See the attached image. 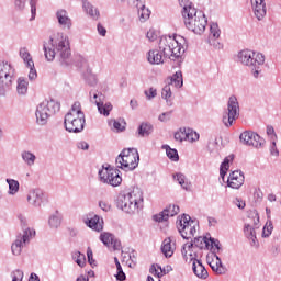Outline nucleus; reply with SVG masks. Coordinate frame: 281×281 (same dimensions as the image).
<instances>
[{"mask_svg": "<svg viewBox=\"0 0 281 281\" xmlns=\"http://www.w3.org/2000/svg\"><path fill=\"white\" fill-rule=\"evenodd\" d=\"M56 52H58L59 56L64 59L71 56L69 40L60 33L54 35V37H50L44 43V54L46 60H54V58H56Z\"/></svg>", "mask_w": 281, "mask_h": 281, "instance_id": "1", "label": "nucleus"}, {"mask_svg": "<svg viewBox=\"0 0 281 281\" xmlns=\"http://www.w3.org/2000/svg\"><path fill=\"white\" fill-rule=\"evenodd\" d=\"M186 37L181 35L162 36L159 41V49L165 58H179L186 53Z\"/></svg>", "mask_w": 281, "mask_h": 281, "instance_id": "2", "label": "nucleus"}, {"mask_svg": "<svg viewBox=\"0 0 281 281\" xmlns=\"http://www.w3.org/2000/svg\"><path fill=\"white\" fill-rule=\"evenodd\" d=\"M182 16L184 18V24L188 30L200 35L205 32L207 18H205V14L196 12V9L191 3L183 7Z\"/></svg>", "mask_w": 281, "mask_h": 281, "instance_id": "3", "label": "nucleus"}, {"mask_svg": "<svg viewBox=\"0 0 281 281\" xmlns=\"http://www.w3.org/2000/svg\"><path fill=\"white\" fill-rule=\"evenodd\" d=\"M68 133H80L85 128V113L80 102H75L64 120Z\"/></svg>", "mask_w": 281, "mask_h": 281, "instance_id": "4", "label": "nucleus"}, {"mask_svg": "<svg viewBox=\"0 0 281 281\" xmlns=\"http://www.w3.org/2000/svg\"><path fill=\"white\" fill-rule=\"evenodd\" d=\"M117 207L126 214H135L144 207V194L139 190H133L125 195H121L117 201Z\"/></svg>", "mask_w": 281, "mask_h": 281, "instance_id": "5", "label": "nucleus"}, {"mask_svg": "<svg viewBox=\"0 0 281 281\" xmlns=\"http://www.w3.org/2000/svg\"><path fill=\"white\" fill-rule=\"evenodd\" d=\"M239 61L247 67H254L252 76L258 78L260 76V66L265 65V55L262 53H256L254 50L244 49L238 53Z\"/></svg>", "mask_w": 281, "mask_h": 281, "instance_id": "6", "label": "nucleus"}, {"mask_svg": "<svg viewBox=\"0 0 281 281\" xmlns=\"http://www.w3.org/2000/svg\"><path fill=\"white\" fill-rule=\"evenodd\" d=\"M116 164H119V168L122 170H135L139 166V153L135 148L123 149L119 157H116Z\"/></svg>", "mask_w": 281, "mask_h": 281, "instance_id": "7", "label": "nucleus"}, {"mask_svg": "<svg viewBox=\"0 0 281 281\" xmlns=\"http://www.w3.org/2000/svg\"><path fill=\"white\" fill-rule=\"evenodd\" d=\"M56 111H60V103L54 101V99L44 100L42 103H40L35 113L37 124H41L42 126L47 124L49 115L56 113Z\"/></svg>", "mask_w": 281, "mask_h": 281, "instance_id": "8", "label": "nucleus"}, {"mask_svg": "<svg viewBox=\"0 0 281 281\" xmlns=\"http://www.w3.org/2000/svg\"><path fill=\"white\" fill-rule=\"evenodd\" d=\"M182 238L189 240V238H194L199 229V223H196L190 215H182L177 225Z\"/></svg>", "mask_w": 281, "mask_h": 281, "instance_id": "9", "label": "nucleus"}, {"mask_svg": "<svg viewBox=\"0 0 281 281\" xmlns=\"http://www.w3.org/2000/svg\"><path fill=\"white\" fill-rule=\"evenodd\" d=\"M240 111V106L238 105V99L235 95L229 97L227 103V112L223 116V123L225 126L229 127L236 119L238 117V113Z\"/></svg>", "mask_w": 281, "mask_h": 281, "instance_id": "10", "label": "nucleus"}, {"mask_svg": "<svg viewBox=\"0 0 281 281\" xmlns=\"http://www.w3.org/2000/svg\"><path fill=\"white\" fill-rule=\"evenodd\" d=\"M99 177L103 183H109L116 188L122 183V177L120 176V170L113 167L103 168L99 171Z\"/></svg>", "mask_w": 281, "mask_h": 281, "instance_id": "11", "label": "nucleus"}, {"mask_svg": "<svg viewBox=\"0 0 281 281\" xmlns=\"http://www.w3.org/2000/svg\"><path fill=\"white\" fill-rule=\"evenodd\" d=\"M36 236V231L26 228L23 235L18 236L16 240L12 244L11 250L14 256H20L24 245L30 243V238Z\"/></svg>", "mask_w": 281, "mask_h": 281, "instance_id": "12", "label": "nucleus"}, {"mask_svg": "<svg viewBox=\"0 0 281 281\" xmlns=\"http://www.w3.org/2000/svg\"><path fill=\"white\" fill-rule=\"evenodd\" d=\"M239 139L247 146H254L255 148L262 146V138L255 132L246 131L240 134Z\"/></svg>", "mask_w": 281, "mask_h": 281, "instance_id": "13", "label": "nucleus"}, {"mask_svg": "<svg viewBox=\"0 0 281 281\" xmlns=\"http://www.w3.org/2000/svg\"><path fill=\"white\" fill-rule=\"evenodd\" d=\"M218 38H221V29L217 23H212L210 26L209 43L215 49H223V44L220 43Z\"/></svg>", "mask_w": 281, "mask_h": 281, "instance_id": "14", "label": "nucleus"}, {"mask_svg": "<svg viewBox=\"0 0 281 281\" xmlns=\"http://www.w3.org/2000/svg\"><path fill=\"white\" fill-rule=\"evenodd\" d=\"M244 183H245V175H243V171L235 170L228 176V179H227L228 188H232L233 190H238L241 188Z\"/></svg>", "mask_w": 281, "mask_h": 281, "instance_id": "15", "label": "nucleus"}, {"mask_svg": "<svg viewBox=\"0 0 281 281\" xmlns=\"http://www.w3.org/2000/svg\"><path fill=\"white\" fill-rule=\"evenodd\" d=\"M179 214V205H169L162 212L154 215V221L157 223H164V221H168V218L172 216H177Z\"/></svg>", "mask_w": 281, "mask_h": 281, "instance_id": "16", "label": "nucleus"}, {"mask_svg": "<svg viewBox=\"0 0 281 281\" xmlns=\"http://www.w3.org/2000/svg\"><path fill=\"white\" fill-rule=\"evenodd\" d=\"M207 262L212 271L217 276H223L227 273V268L223 266V262L221 261V258H218L217 255H211V257H207Z\"/></svg>", "mask_w": 281, "mask_h": 281, "instance_id": "17", "label": "nucleus"}, {"mask_svg": "<svg viewBox=\"0 0 281 281\" xmlns=\"http://www.w3.org/2000/svg\"><path fill=\"white\" fill-rule=\"evenodd\" d=\"M27 201L31 203V205H35L40 207L43 203H47L49 201V198L43 193L41 190H34L31 191L27 195Z\"/></svg>", "mask_w": 281, "mask_h": 281, "instance_id": "18", "label": "nucleus"}, {"mask_svg": "<svg viewBox=\"0 0 281 281\" xmlns=\"http://www.w3.org/2000/svg\"><path fill=\"white\" fill-rule=\"evenodd\" d=\"M192 262V271L196 278H200L201 280H207V277L210 276L207 273V270L205 269V266L199 261V259H195L194 257L190 258Z\"/></svg>", "mask_w": 281, "mask_h": 281, "instance_id": "19", "label": "nucleus"}, {"mask_svg": "<svg viewBox=\"0 0 281 281\" xmlns=\"http://www.w3.org/2000/svg\"><path fill=\"white\" fill-rule=\"evenodd\" d=\"M94 103L98 106V111L101 115L109 117L111 111H113V105L111 103H103L102 102V94H93Z\"/></svg>", "mask_w": 281, "mask_h": 281, "instance_id": "20", "label": "nucleus"}, {"mask_svg": "<svg viewBox=\"0 0 281 281\" xmlns=\"http://www.w3.org/2000/svg\"><path fill=\"white\" fill-rule=\"evenodd\" d=\"M176 249L177 245L170 237L164 239L161 244V252L164 254L165 258H172Z\"/></svg>", "mask_w": 281, "mask_h": 281, "instance_id": "21", "label": "nucleus"}, {"mask_svg": "<svg viewBox=\"0 0 281 281\" xmlns=\"http://www.w3.org/2000/svg\"><path fill=\"white\" fill-rule=\"evenodd\" d=\"M85 223L90 229H94V232H102L104 229V222L98 215L87 218Z\"/></svg>", "mask_w": 281, "mask_h": 281, "instance_id": "22", "label": "nucleus"}, {"mask_svg": "<svg viewBox=\"0 0 281 281\" xmlns=\"http://www.w3.org/2000/svg\"><path fill=\"white\" fill-rule=\"evenodd\" d=\"M100 240L105 245V247H120V241H117L115 236L111 233H102L100 235Z\"/></svg>", "mask_w": 281, "mask_h": 281, "instance_id": "23", "label": "nucleus"}, {"mask_svg": "<svg viewBox=\"0 0 281 281\" xmlns=\"http://www.w3.org/2000/svg\"><path fill=\"white\" fill-rule=\"evenodd\" d=\"M57 19L59 25L64 27V30H69L71 27V19H69V14L65 10L57 11Z\"/></svg>", "mask_w": 281, "mask_h": 281, "instance_id": "24", "label": "nucleus"}, {"mask_svg": "<svg viewBox=\"0 0 281 281\" xmlns=\"http://www.w3.org/2000/svg\"><path fill=\"white\" fill-rule=\"evenodd\" d=\"M167 82L169 87L181 89V87H183V74H181V71H177L173 76L167 79Z\"/></svg>", "mask_w": 281, "mask_h": 281, "instance_id": "25", "label": "nucleus"}, {"mask_svg": "<svg viewBox=\"0 0 281 281\" xmlns=\"http://www.w3.org/2000/svg\"><path fill=\"white\" fill-rule=\"evenodd\" d=\"M170 271H172V266L161 268V266L154 263L150 268V273H154V276H157V278H164V276H167V273H170Z\"/></svg>", "mask_w": 281, "mask_h": 281, "instance_id": "26", "label": "nucleus"}, {"mask_svg": "<svg viewBox=\"0 0 281 281\" xmlns=\"http://www.w3.org/2000/svg\"><path fill=\"white\" fill-rule=\"evenodd\" d=\"M82 8L85 12H87V14H89V16H91V19H93L94 21H98L100 19V11L95 9L89 1L83 0Z\"/></svg>", "mask_w": 281, "mask_h": 281, "instance_id": "27", "label": "nucleus"}, {"mask_svg": "<svg viewBox=\"0 0 281 281\" xmlns=\"http://www.w3.org/2000/svg\"><path fill=\"white\" fill-rule=\"evenodd\" d=\"M147 60L150 65H161L164 63V56L159 54V50H149Z\"/></svg>", "mask_w": 281, "mask_h": 281, "instance_id": "28", "label": "nucleus"}, {"mask_svg": "<svg viewBox=\"0 0 281 281\" xmlns=\"http://www.w3.org/2000/svg\"><path fill=\"white\" fill-rule=\"evenodd\" d=\"M252 12L258 21H261V19H265V16H267V4L263 2L262 4L252 7Z\"/></svg>", "mask_w": 281, "mask_h": 281, "instance_id": "29", "label": "nucleus"}, {"mask_svg": "<svg viewBox=\"0 0 281 281\" xmlns=\"http://www.w3.org/2000/svg\"><path fill=\"white\" fill-rule=\"evenodd\" d=\"M234 161V155H229L227 156L224 161L221 165L220 168V175L222 177V179H225V175H227V171L229 170V162Z\"/></svg>", "mask_w": 281, "mask_h": 281, "instance_id": "30", "label": "nucleus"}, {"mask_svg": "<svg viewBox=\"0 0 281 281\" xmlns=\"http://www.w3.org/2000/svg\"><path fill=\"white\" fill-rule=\"evenodd\" d=\"M20 57L25 63L26 67H34V60L32 59V55H30L27 48L20 49Z\"/></svg>", "mask_w": 281, "mask_h": 281, "instance_id": "31", "label": "nucleus"}, {"mask_svg": "<svg viewBox=\"0 0 281 281\" xmlns=\"http://www.w3.org/2000/svg\"><path fill=\"white\" fill-rule=\"evenodd\" d=\"M153 133V125L148 123H142L138 127V137H148Z\"/></svg>", "mask_w": 281, "mask_h": 281, "instance_id": "32", "label": "nucleus"}, {"mask_svg": "<svg viewBox=\"0 0 281 281\" xmlns=\"http://www.w3.org/2000/svg\"><path fill=\"white\" fill-rule=\"evenodd\" d=\"M72 258L75 260V262H77V265L79 267H85V265H87V257H85V255H82L80 251L76 250L75 252H72Z\"/></svg>", "mask_w": 281, "mask_h": 281, "instance_id": "33", "label": "nucleus"}, {"mask_svg": "<svg viewBox=\"0 0 281 281\" xmlns=\"http://www.w3.org/2000/svg\"><path fill=\"white\" fill-rule=\"evenodd\" d=\"M27 87H29V83L25 79H19L18 80V93L20 95H25V93H27Z\"/></svg>", "mask_w": 281, "mask_h": 281, "instance_id": "34", "label": "nucleus"}, {"mask_svg": "<svg viewBox=\"0 0 281 281\" xmlns=\"http://www.w3.org/2000/svg\"><path fill=\"white\" fill-rule=\"evenodd\" d=\"M138 16H139V21L142 23H144V21H148V19H150V10L146 9L145 5H143L139 10H138Z\"/></svg>", "mask_w": 281, "mask_h": 281, "instance_id": "35", "label": "nucleus"}, {"mask_svg": "<svg viewBox=\"0 0 281 281\" xmlns=\"http://www.w3.org/2000/svg\"><path fill=\"white\" fill-rule=\"evenodd\" d=\"M22 159L27 164V166H34L36 161V156L30 151L22 153Z\"/></svg>", "mask_w": 281, "mask_h": 281, "instance_id": "36", "label": "nucleus"}, {"mask_svg": "<svg viewBox=\"0 0 281 281\" xmlns=\"http://www.w3.org/2000/svg\"><path fill=\"white\" fill-rule=\"evenodd\" d=\"M186 140L191 143L199 142V133L190 128L186 130Z\"/></svg>", "mask_w": 281, "mask_h": 281, "instance_id": "37", "label": "nucleus"}, {"mask_svg": "<svg viewBox=\"0 0 281 281\" xmlns=\"http://www.w3.org/2000/svg\"><path fill=\"white\" fill-rule=\"evenodd\" d=\"M7 183H9L10 194H16L19 192V181H16V180H7Z\"/></svg>", "mask_w": 281, "mask_h": 281, "instance_id": "38", "label": "nucleus"}, {"mask_svg": "<svg viewBox=\"0 0 281 281\" xmlns=\"http://www.w3.org/2000/svg\"><path fill=\"white\" fill-rule=\"evenodd\" d=\"M273 232V224L271 222H267L263 226L262 235L265 238L271 236V233Z\"/></svg>", "mask_w": 281, "mask_h": 281, "instance_id": "39", "label": "nucleus"}, {"mask_svg": "<svg viewBox=\"0 0 281 281\" xmlns=\"http://www.w3.org/2000/svg\"><path fill=\"white\" fill-rule=\"evenodd\" d=\"M48 223L54 229L60 227V218L58 216H50Z\"/></svg>", "mask_w": 281, "mask_h": 281, "instance_id": "40", "label": "nucleus"}, {"mask_svg": "<svg viewBox=\"0 0 281 281\" xmlns=\"http://www.w3.org/2000/svg\"><path fill=\"white\" fill-rule=\"evenodd\" d=\"M167 157H169V159H172V161H179V154L177 153V149H167Z\"/></svg>", "mask_w": 281, "mask_h": 281, "instance_id": "41", "label": "nucleus"}, {"mask_svg": "<svg viewBox=\"0 0 281 281\" xmlns=\"http://www.w3.org/2000/svg\"><path fill=\"white\" fill-rule=\"evenodd\" d=\"M161 95L165 100H168V98L172 97V89L170 88L169 85L164 87Z\"/></svg>", "mask_w": 281, "mask_h": 281, "instance_id": "42", "label": "nucleus"}, {"mask_svg": "<svg viewBox=\"0 0 281 281\" xmlns=\"http://www.w3.org/2000/svg\"><path fill=\"white\" fill-rule=\"evenodd\" d=\"M192 244H186L182 249V255L188 260V256H192Z\"/></svg>", "mask_w": 281, "mask_h": 281, "instance_id": "43", "label": "nucleus"}, {"mask_svg": "<svg viewBox=\"0 0 281 281\" xmlns=\"http://www.w3.org/2000/svg\"><path fill=\"white\" fill-rule=\"evenodd\" d=\"M30 69L29 72V80H36L38 78V75L36 74V68L33 66H26Z\"/></svg>", "mask_w": 281, "mask_h": 281, "instance_id": "44", "label": "nucleus"}, {"mask_svg": "<svg viewBox=\"0 0 281 281\" xmlns=\"http://www.w3.org/2000/svg\"><path fill=\"white\" fill-rule=\"evenodd\" d=\"M186 131L187 130H180V131L175 133L176 142H183V139H186Z\"/></svg>", "mask_w": 281, "mask_h": 281, "instance_id": "45", "label": "nucleus"}, {"mask_svg": "<svg viewBox=\"0 0 281 281\" xmlns=\"http://www.w3.org/2000/svg\"><path fill=\"white\" fill-rule=\"evenodd\" d=\"M12 281H23V271L15 270L12 272Z\"/></svg>", "mask_w": 281, "mask_h": 281, "instance_id": "46", "label": "nucleus"}, {"mask_svg": "<svg viewBox=\"0 0 281 281\" xmlns=\"http://www.w3.org/2000/svg\"><path fill=\"white\" fill-rule=\"evenodd\" d=\"M99 207H101L103 212H111V204L108 201H104V200L100 201Z\"/></svg>", "mask_w": 281, "mask_h": 281, "instance_id": "47", "label": "nucleus"}, {"mask_svg": "<svg viewBox=\"0 0 281 281\" xmlns=\"http://www.w3.org/2000/svg\"><path fill=\"white\" fill-rule=\"evenodd\" d=\"M113 126L116 131H124V128H126V123L124 121H114Z\"/></svg>", "mask_w": 281, "mask_h": 281, "instance_id": "48", "label": "nucleus"}, {"mask_svg": "<svg viewBox=\"0 0 281 281\" xmlns=\"http://www.w3.org/2000/svg\"><path fill=\"white\" fill-rule=\"evenodd\" d=\"M157 31H155V29H150L148 32H147V38L148 41H157Z\"/></svg>", "mask_w": 281, "mask_h": 281, "instance_id": "49", "label": "nucleus"}, {"mask_svg": "<svg viewBox=\"0 0 281 281\" xmlns=\"http://www.w3.org/2000/svg\"><path fill=\"white\" fill-rule=\"evenodd\" d=\"M145 95L148 100L155 98L157 95V89L150 88L148 91H145Z\"/></svg>", "mask_w": 281, "mask_h": 281, "instance_id": "50", "label": "nucleus"}, {"mask_svg": "<svg viewBox=\"0 0 281 281\" xmlns=\"http://www.w3.org/2000/svg\"><path fill=\"white\" fill-rule=\"evenodd\" d=\"M175 179H177L178 183H180L182 188L186 186V176H183V173H177Z\"/></svg>", "mask_w": 281, "mask_h": 281, "instance_id": "51", "label": "nucleus"}, {"mask_svg": "<svg viewBox=\"0 0 281 281\" xmlns=\"http://www.w3.org/2000/svg\"><path fill=\"white\" fill-rule=\"evenodd\" d=\"M116 280H120V281L126 280V274L124 273V270H117Z\"/></svg>", "mask_w": 281, "mask_h": 281, "instance_id": "52", "label": "nucleus"}, {"mask_svg": "<svg viewBox=\"0 0 281 281\" xmlns=\"http://www.w3.org/2000/svg\"><path fill=\"white\" fill-rule=\"evenodd\" d=\"M87 256H88L89 263L93 265V250H91V248L87 249Z\"/></svg>", "mask_w": 281, "mask_h": 281, "instance_id": "53", "label": "nucleus"}, {"mask_svg": "<svg viewBox=\"0 0 281 281\" xmlns=\"http://www.w3.org/2000/svg\"><path fill=\"white\" fill-rule=\"evenodd\" d=\"M31 14H32V18H31V21H32L36 16V3L34 2H31Z\"/></svg>", "mask_w": 281, "mask_h": 281, "instance_id": "54", "label": "nucleus"}, {"mask_svg": "<svg viewBox=\"0 0 281 281\" xmlns=\"http://www.w3.org/2000/svg\"><path fill=\"white\" fill-rule=\"evenodd\" d=\"M98 32L101 36H106V29L102 24H98Z\"/></svg>", "mask_w": 281, "mask_h": 281, "instance_id": "55", "label": "nucleus"}, {"mask_svg": "<svg viewBox=\"0 0 281 281\" xmlns=\"http://www.w3.org/2000/svg\"><path fill=\"white\" fill-rule=\"evenodd\" d=\"M251 8H258V5H261L265 3V0H250Z\"/></svg>", "mask_w": 281, "mask_h": 281, "instance_id": "56", "label": "nucleus"}, {"mask_svg": "<svg viewBox=\"0 0 281 281\" xmlns=\"http://www.w3.org/2000/svg\"><path fill=\"white\" fill-rule=\"evenodd\" d=\"M78 148L81 150H89V144L87 142H81L78 144Z\"/></svg>", "mask_w": 281, "mask_h": 281, "instance_id": "57", "label": "nucleus"}, {"mask_svg": "<svg viewBox=\"0 0 281 281\" xmlns=\"http://www.w3.org/2000/svg\"><path fill=\"white\" fill-rule=\"evenodd\" d=\"M160 122H166L167 120H170V113H162L159 116Z\"/></svg>", "mask_w": 281, "mask_h": 281, "instance_id": "58", "label": "nucleus"}, {"mask_svg": "<svg viewBox=\"0 0 281 281\" xmlns=\"http://www.w3.org/2000/svg\"><path fill=\"white\" fill-rule=\"evenodd\" d=\"M15 5L18 8H25V0H15Z\"/></svg>", "mask_w": 281, "mask_h": 281, "instance_id": "59", "label": "nucleus"}, {"mask_svg": "<svg viewBox=\"0 0 281 281\" xmlns=\"http://www.w3.org/2000/svg\"><path fill=\"white\" fill-rule=\"evenodd\" d=\"M267 135H274L276 137V130L273 128V126L267 127Z\"/></svg>", "mask_w": 281, "mask_h": 281, "instance_id": "60", "label": "nucleus"}, {"mask_svg": "<svg viewBox=\"0 0 281 281\" xmlns=\"http://www.w3.org/2000/svg\"><path fill=\"white\" fill-rule=\"evenodd\" d=\"M29 281H40L38 276H36V273H31Z\"/></svg>", "mask_w": 281, "mask_h": 281, "instance_id": "61", "label": "nucleus"}, {"mask_svg": "<svg viewBox=\"0 0 281 281\" xmlns=\"http://www.w3.org/2000/svg\"><path fill=\"white\" fill-rule=\"evenodd\" d=\"M114 261H115L117 271H122V265H120V260H117V258H114Z\"/></svg>", "mask_w": 281, "mask_h": 281, "instance_id": "62", "label": "nucleus"}, {"mask_svg": "<svg viewBox=\"0 0 281 281\" xmlns=\"http://www.w3.org/2000/svg\"><path fill=\"white\" fill-rule=\"evenodd\" d=\"M210 243H211L212 247H215V249H220L217 241H214V239H210Z\"/></svg>", "mask_w": 281, "mask_h": 281, "instance_id": "63", "label": "nucleus"}, {"mask_svg": "<svg viewBox=\"0 0 281 281\" xmlns=\"http://www.w3.org/2000/svg\"><path fill=\"white\" fill-rule=\"evenodd\" d=\"M76 281H89V278H86L85 276H80L79 278H77Z\"/></svg>", "mask_w": 281, "mask_h": 281, "instance_id": "64", "label": "nucleus"}]
</instances>
